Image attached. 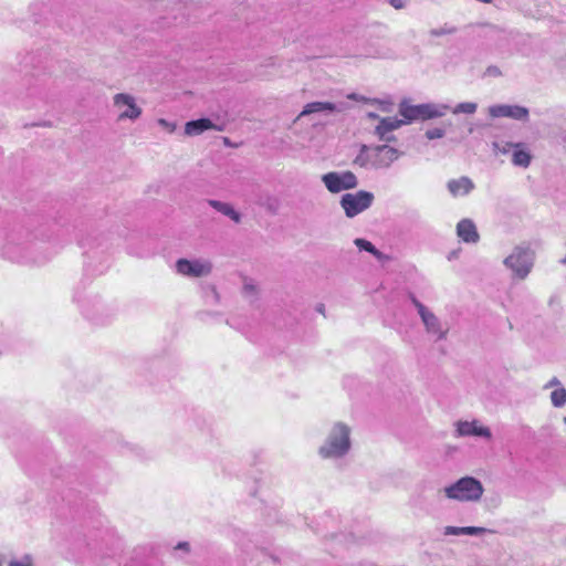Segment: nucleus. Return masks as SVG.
Here are the masks:
<instances>
[{
  "instance_id": "f257e3e1",
  "label": "nucleus",
  "mask_w": 566,
  "mask_h": 566,
  "mask_svg": "<svg viewBox=\"0 0 566 566\" xmlns=\"http://www.w3.org/2000/svg\"><path fill=\"white\" fill-rule=\"evenodd\" d=\"M352 428L343 421L332 424L324 443L318 449L323 459L344 458L352 448Z\"/></svg>"
},
{
  "instance_id": "f03ea898",
  "label": "nucleus",
  "mask_w": 566,
  "mask_h": 566,
  "mask_svg": "<svg viewBox=\"0 0 566 566\" xmlns=\"http://www.w3.org/2000/svg\"><path fill=\"white\" fill-rule=\"evenodd\" d=\"M483 483L471 475H464L454 482L443 486L441 493L452 502L458 503H479L484 495Z\"/></svg>"
},
{
  "instance_id": "7ed1b4c3",
  "label": "nucleus",
  "mask_w": 566,
  "mask_h": 566,
  "mask_svg": "<svg viewBox=\"0 0 566 566\" xmlns=\"http://www.w3.org/2000/svg\"><path fill=\"white\" fill-rule=\"evenodd\" d=\"M400 156V153L390 146H361L355 158V164L363 168L386 169L389 168Z\"/></svg>"
},
{
  "instance_id": "20e7f679",
  "label": "nucleus",
  "mask_w": 566,
  "mask_h": 566,
  "mask_svg": "<svg viewBox=\"0 0 566 566\" xmlns=\"http://www.w3.org/2000/svg\"><path fill=\"white\" fill-rule=\"evenodd\" d=\"M535 262L534 251L525 244L516 245L504 259V265L512 272V277L523 281L531 273Z\"/></svg>"
},
{
  "instance_id": "39448f33",
  "label": "nucleus",
  "mask_w": 566,
  "mask_h": 566,
  "mask_svg": "<svg viewBox=\"0 0 566 566\" xmlns=\"http://www.w3.org/2000/svg\"><path fill=\"white\" fill-rule=\"evenodd\" d=\"M450 107L446 104L426 103L419 105H411L403 101L399 105V114L406 119L407 123L413 120H426L431 118H439L447 114Z\"/></svg>"
},
{
  "instance_id": "423d86ee",
  "label": "nucleus",
  "mask_w": 566,
  "mask_h": 566,
  "mask_svg": "<svg viewBox=\"0 0 566 566\" xmlns=\"http://www.w3.org/2000/svg\"><path fill=\"white\" fill-rule=\"evenodd\" d=\"M411 303L415 306L427 335L436 340H444L449 333V327L442 323L438 315L415 296H411Z\"/></svg>"
},
{
  "instance_id": "0eeeda50",
  "label": "nucleus",
  "mask_w": 566,
  "mask_h": 566,
  "mask_svg": "<svg viewBox=\"0 0 566 566\" xmlns=\"http://www.w3.org/2000/svg\"><path fill=\"white\" fill-rule=\"evenodd\" d=\"M176 273L188 279H202L213 271V263L207 258H180L175 263Z\"/></svg>"
},
{
  "instance_id": "6e6552de",
  "label": "nucleus",
  "mask_w": 566,
  "mask_h": 566,
  "mask_svg": "<svg viewBox=\"0 0 566 566\" xmlns=\"http://www.w3.org/2000/svg\"><path fill=\"white\" fill-rule=\"evenodd\" d=\"M453 428V437L457 439L480 438L485 441H491L493 439L490 427L485 426L479 419H459L454 421Z\"/></svg>"
},
{
  "instance_id": "1a4fd4ad",
  "label": "nucleus",
  "mask_w": 566,
  "mask_h": 566,
  "mask_svg": "<svg viewBox=\"0 0 566 566\" xmlns=\"http://www.w3.org/2000/svg\"><path fill=\"white\" fill-rule=\"evenodd\" d=\"M112 99L118 122H135L142 116L143 109L134 95L129 93H116Z\"/></svg>"
},
{
  "instance_id": "9d476101",
  "label": "nucleus",
  "mask_w": 566,
  "mask_h": 566,
  "mask_svg": "<svg viewBox=\"0 0 566 566\" xmlns=\"http://www.w3.org/2000/svg\"><path fill=\"white\" fill-rule=\"evenodd\" d=\"M374 193L359 190L357 192H348L342 196L339 205L347 218H354L367 210L374 202Z\"/></svg>"
},
{
  "instance_id": "9b49d317",
  "label": "nucleus",
  "mask_w": 566,
  "mask_h": 566,
  "mask_svg": "<svg viewBox=\"0 0 566 566\" xmlns=\"http://www.w3.org/2000/svg\"><path fill=\"white\" fill-rule=\"evenodd\" d=\"M322 182L331 193L355 189L358 186L356 175L349 170L327 172L322 176Z\"/></svg>"
},
{
  "instance_id": "f8f14e48",
  "label": "nucleus",
  "mask_w": 566,
  "mask_h": 566,
  "mask_svg": "<svg viewBox=\"0 0 566 566\" xmlns=\"http://www.w3.org/2000/svg\"><path fill=\"white\" fill-rule=\"evenodd\" d=\"M489 114L493 118L510 117L516 120H527L530 112L524 106L501 104L490 106Z\"/></svg>"
},
{
  "instance_id": "ddd939ff",
  "label": "nucleus",
  "mask_w": 566,
  "mask_h": 566,
  "mask_svg": "<svg viewBox=\"0 0 566 566\" xmlns=\"http://www.w3.org/2000/svg\"><path fill=\"white\" fill-rule=\"evenodd\" d=\"M223 129V125H218L209 118L189 120L185 124V135L188 137L199 136L207 130L222 132Z\"/></svg>"
},
{
  "instance_id": "4468645a",
  "label": "nucleus",
  "mask_w": 566,
  "mask_h": 566,
  "mask_svg": "<svg viewBox=\"0 0 566 566\" xmlns=\"http://www.w3.org/2000/svg\"><path fill=\"white\" fill-rule=\"evenodd\" d=\"M457 234L465 243H476L480 239L474 222L471 219H462L457 224Z\"/></svg>"
},
{
  "instance_id": "2eb2a0df",
  "label": "nucleus",
  "mask_w": 566,
  "mask_h": 566,
  "mask_svg": "<svg viewBox=\"0 0 566 566\" xmlns=\"http://www.w3.org/2000/svg\"><path fill=\"white\" fill-rule=\"evenodd\" d=\"M340 111L342 109L338 108L337 105H335L334 103H331V102H312V103H307L303 107V111L297 116V119L301 117L311 115V114H316V113L331 114V113L340 112Z\"/></svg>"
},
{
  "instance_id": "dca6fc26",
  "label": "nucleus",
  "mask_w": 566,
  "mask_h": 566,
  "mask_svg": "<svg viewBox=\"0 0 566 566\" xmlns=\"http://www.w3.org/2000/svg\"><path fill=\"white\" fill-rule=\"evenodd\" d=\"M447 187L453 197H458L470 193L474 188V184L469 177H460L449 180Z\"/></svg>"
},
{
  "instance_id": "f3484780",
  "label": "nucleus",
  "mask_w": 566,
  "mask_h": 566,
  "mask_svg": "<svg viewBox=\"0 0 566 566\" xmlns=\"http://www.w3.org/2000/svg\"><path fill=\"white\" fill-rule=\"evenodd\" d=\"M406 123H407L406 119L402 120V119H398L396 117L381 118L375 129V133L378 135V137L381 140H390V138L387 137V134L395 129H398L400 126H402Z\"/></svg>"
},
{
  "instance_id": "a211bd4d",
  "label": "nucleus",
  "mask_w": 566,
  "mask_h": 566,
  "mask_svg": "<svg viewBox=\"0 0 566 566\" xmlns=\"http://www.w3.org/2000/svg\"><path fill=\"white\" fill-rule=\"evenodd\" d=\"M208 205L216 211L231 219L233 222H241V214L234 209V207L231 203L216 199H210L208 200Z\"/></svg>"
},
{
  "instance_id": "6ab92c4d",
  "label": "nucleus",
  "mask_w": 566,
  "mask_h": 566,
  "mask_svg": "<svg viewBox=\"0 0 566 566\" xmlns=\"http://www.w3.org/2000/svg\"><path fill=\"white\" fill-rule=\"evenodd\" d=\"M531 159H532V157H531L530 153L523 148L522 144H516L514 146L512 161L515 166L526 168L530 166Z\"/></svg>"
},
{
  "instance_id": "aec40b11",
  "label": "nucleus",
  "mask_w": 566,
  "mask_h": 566,
  "mask_svg": "<svg viewBox=\"0 0 566 566\" xmlns=\"http://www.w3.org/2000/svg\"><path fill=\"white\" fill-rule=\"evenodd\" d=\"M354 244L359 250H365V251L371 253L378 260H381L384 258V254L378 249H376V247L370 241H368L366 239L357 238L354 240Z\"/></svg>"
},
{
  "instance_id": "412c9836",
  "label": "nucleus",
  "mask_w": 566,
  "mask_h": 566,
  "mask_svg": "<svg viewBox=\"0 0 566 566\" xmlns=\"http://www.w3.org/2000/svg\"><path fill=\"white\" fill-rule=\"evenodd\" d=\"M551 402L555 408H562L566 405V389L555 388L551 392Z\"/></svg>"
},
{
  "instance_id": "4be33fe9",
  "label": "nucleus",
  "mask_w": 566,
  "mask_h": 566,
  "mask_svg": "<svg viewBox=\"0 0 566 566\" xmlns=\"http://www.w3.org/2000/svg\"><path fill=\"white\" fill-rule=\"evenodd\" d=\"M494 533L492 530L482 526H462V535L481 536Z\"/></svg>"
},
{
  "instance_id": "5701e85b",
  "label": "nucleus",
  "mask_w": 566,
  "mask_h": 566,
  "mask_svg": "<svg viewBox=\"0 0 566 566\" xmlns=\"http://www.w3.org/2000/svg\"><path fill=\"white\" fill-rule=\"evenodd\" d=\"M476 108H478V105L476 103H472V102H464V103H460L458 104L453 109H452V113L453 114H474L476 112Z\"/></svg>"
},
{
  "instance_id": "b1692460",
  "label": "nucleus",
  "mask_w": 566,
  "mask_h": 566,
  "mask_svg": "<svg viewBox=\"0 0 566 566\" xmlns=\"http://www.w3.org/2000/svg\"><path fill=\"white\" fill-rule=\"evenodd\" d=\"M157 124L168 134H174L177 129V124L169 122L165 118H158Z\"/></svg>"
},
{
  "instance_id": "393cba45",
  "label": "nucleus",
  "mask_w": 566,
  "mask_h": 566,
  "mask_svg": "<svg viewBox=\"0 0 566 566\" xmlns=\"http://www.w3.org/2000/svg\"><path fill=\"white\" fill-rule=\"evenodd\" d=\"M8 566H34L33 559L30 555H24L19 559L10 560Z\"/></svg>"
},
{
  "instance_id": "a878e982",
  "label": "nucleus",
  "mask_w": 566,
  "mask_h": 566,
  "mask_svg": "<svg viewBox=\"0 0 566 566\" xmlns=\"http://www.w3.org/2000/svg\"><path fill=\"white\" fill-rule=\"evenodd\" d=\"M515 145L516 144H513V143H504V144L493 143V148L496 153L507 154L509 151H511V149L514 150Z\"/></svg>"
},
{
  "instance_id": "bb28decb",
  "label": "nucleus",
  "mask_w": 566,
  "mask_h": 566,
  "mask_svg": "<svg viewBox=\"0 0 566 566\" xmlns=\"http://www.w3.org/2000/svg\"><path fill=\"white\" fill-rule=\"evenodd\" d=\"M243 293L247 296H256L259 293V289L253 282L247 281L243 284Z\"/></svg>"
},
{
  "instance_id": "cd10ccee",
  "label": "nucleus",
  "mask_w": 566,
  "mask_h": 566,
  "mask_svg": "<svg viewBox=\"0 0 566 566\" xmlns=\"http://www.w3.org/2000/svg\"><path fill=\"white\" fill-rule=\"evenodd\" d=\"M426 136L428 139H438V138H442L444 136V130L442 128H432V129H428L426 132Z\"/></svg>"
},
{
  "instance_id": "c85d7f7f",
  "label": "nucleus",
  "mask_w": 566,
  "mask_h": 566,
  "mask_svg": "<svg viewBox=\"0 0 566 566\" xmlns=\"http://www.w3.org/2000/svg\"><path fill=\"white\" fill-rule=\"evenodd\" d=\"M443 534L446 536H460L462 535V526H446Z\"/></svg>"
},
{
  "instance_id": "c756f323",
  "label": "nucleus",
  "mask_w": 566,
  "mask_h": 566,
  "mask_svg": "<svg viewBox=\"0 0 566 566\" xmlns=\"http://www.w3.org/2000/svg\"><path fill=\"white\" fill-rule=\"evenodd\" d=\"M549 388H554V389L555 388H563L560 380L557 377H553L544 386V389H549Z\"/></svg>"
},
{
  "instance_id": "7c9ffc66",
  "label": "nucleus",
  "mask_w": 566,
  "mask_h": 566,
  "mask_svg": "<svg viewBox=\"0 0 566 566\" xmlns=\"http://www.w3.org/2000/svg\"><path fill=\"white\" fill-rule=\"evenodd\" d=\"M389 4L397 10H401L406 7L407 0H388Z\"/></svg>"
},
{
  "instance_id": "2f4dec72",
  "label": "nucleus",
  "mask_w": 566,
  "mask_h": 566,
  "mask_svg": "<svg viewBox=\"0 0 566 566\" xmlns=\"http://www.w3.org/2000/svg\"><path fill=\"white\" fill-rule=\"evenodd\" d=\"M452 31L451 30H444V29H439V30H431V34L433 36H440V35H444L447 33H451Z\"/></svg>"
},
{
  "instance_id": "473e14b6",
  "label": "nucleus",
  "mask_w": 566,
  "mask_h": 566,
  "mask_svg": "<svg viewBox=\"0 0 566 566\" xmlns=\"http://www.w3.org/2000/svg\"><path fill=\"white\" fill-rule=\"evenodd\" d=\"M349 99H354V101H359V102H365L366 98L364 96H359L355 93H352L347 96Z\"/></svg>"
},
{
  "instance_id": "72a5a7b5",
  "label": "nucleus",
  "mask_w": 566,
  "mask_h": 566,
  "mask_svg": "<svg viewBox=\"0 0 566 566\" xmlns=\"http://www.w3.org/2000/svg\"><path fill=\"white\" fill-rule=\"evenodd\" d=\"M368 117L376 119V118H378V115L375 113H369Z\"/></svg>"
},
{
  "instance_id": "f704fd0d",
  "label": "nucleus",
  "mask_w": 566,
  "mask_h": 566,
  "mask_svg": "<svg viewBox=\"0 0 566 566\" xmlns=\"http://www.w3.org/2000/svg\"><path fill=\"white\" fill-rule=\"evenodd\" d=\"M223 143H224L226 145H229V144H230V143H229V139H228L227 137H226V138H223Z\"/></svg>"
},
{
  "instance_id": "c9c22d12",
  "label": "nucleus",
  "mask_w": 566,
  "mask_h": 566,
  "mask_svg": "<svg viewBox=\"0 0 566 566\" xmlns=\"http://www.w3.org/2000/svg\"><path fill=\"white\" fill-rule=\"evenodd\" d=\"M0 566H3V558H2L1 554H0Z\"/></svg>"
},
{
  "instance_id": "e433bc0d",
  "label": "nucleus",
  "mask_w": 566,
  "mask_h": 566,
  "mask_svg": "<svg viewBox=\"0 0 566 566\" xmlns=\"http://www.w3.org/2000/svg\"><path fill=\"white\" fill-rule=\"evenodd\" d=\"M563 423L566 426V415L563 418Z\"/></svg>"
},
{
  "instance_id": "4c0bfd02",
  "label": "nucleus",
  "mask_w": 566,
  "mask_h": 566,
  "mask_svg": "<svg viewBox=\"0 0 566 566\" xmlns=\"http://www.w3.org/2000/svg\"><path fill=\"white\" fill-rule=\"evenodd\" d=\"M563 263H565V264H566V256L563 259Z\"/></svg>"
}]
</instances>
